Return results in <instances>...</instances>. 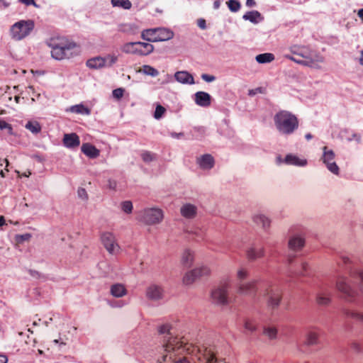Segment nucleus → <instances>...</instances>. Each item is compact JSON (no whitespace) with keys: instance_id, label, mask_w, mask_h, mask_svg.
Returning a JSON list of instances; mask_svg holds the SVG:
<instances>
[{"instance_id":"17","label":"nucleus","mask_w":363,"mask_h":363,"mask_svg":"<svg viewBox=\"0 0 363 363\" xmlns=\"http://www.w3.org/2000/svg\"><path fill=\"white\" fill-rule=\"evenodd\" d=\"M63 143L67 147L74 148L79 145L80 140L76 133L65 134Z\"/></svg>"},{"instance_id":"35","label":"nucleus","mask_w":363,"mask_h":363,"mask_svg":"<svg viewBox=\"0 0 363 363\" xmlns=\"http://www.w3.org/2000/svg\"><path fill=\"white\" fill-rule=\"evenodd\" d=\"M345 315L347 318H352L358 322L363 323V313L356 311H352L350 309H345L343 311Z\"/></svg>"},{"instance_id":"11","label":"nucleus","mask_w":363,"mask_h":363,"mask_svg":"<svg viewBox=\"0 0 363 363\" xmlns=\"http://www.w3.org/2000/svg\"><path fill=\"white\" fill-rule=\"evenodd\" d=\"M336 289L341 292L344 297L352 301L357 295V292L347 283L346 278L339 277L336 281Z\"/></svg>"},{"instance_id":"23","label":"nucleus","mask_w":363,"mask_h":363,"mask_svg":"<svg viewBox=\"0 0 363 363\" xmlns=\"http://www.w3.org/2000/svg\"><path fill=\"white\" fill-rule=\"evenodd\" d=\"M264 255V248L261 247L257 249L255 247H250L247 251V257L250 261H255L257 259L262 258Z\"/></svg>"},{"instance_id":"53","label":"nucleus","mask_w":363,"mask_h":363,"mask_svg":"<svg viewBox=\"0 0 363 363\" xmlns=\"http://www.w3.org/2000/svg\"><path fill=\"white\" fill-rule=\"evenodd\" d=\"M340 259H341V262H339L338 264L339 265H342V266H347L348 264L350 263V259L347 256H345V255H342L340 257Z\"/></svg>"},{"instance_id":"22","label":"nucleus","mask_w":363,"mask_h":363,"mask_svg":"<svg viewBox=\"0 0 363 363\" xmlns=\"http://www.w3.org/2000/svg\"><path fill=\"white\" fill-rule=\"evenodd\" d=\"M254 223L262 227L264 230H267L270 227L271 220L263 214H256L253 216Z\"/></svg>"},{"instance_id":"47","label":"nucleus","mask_w":363,"mask_h":363,"mask_svg":"<svg viewBox=\"0 0 363 363\" xmlns=\"http://www.w3.org/2000/svg\"><path fill=\"white\" fill-rule=\"evenodd\" d=\"M165 111L166 109L162 106L157 105L155 111L154 117L156 119H160L165 113Z\"/></svg>"},{"instance_id":"24","label":"nucleus","mask_w":363,"mask_h":363,"mask_svg":"<svg viewBox=\"0 0 363 363\" xmlns=\"http://www.w3.org/2000/svg\"><path fill=\"white\" fill-rule=\"evenodd\" d=\"M111 294L116 298H121L126 295L127 290L124 285L121 284H115L111 286Z\"/></svg>"},{"instance_id":"56","label":"nucleus","mask_w":363,"mask_h":363,"mask_svg":"<svg viewBox=\"0 0 363 363\" xmlns=\"http://www.w3.org/2000/svg\"><path fill=\"white\" fill-rule=\"evenodd\" d=\"M198 26L201 29H205L206 28V21L204 19H199L198 21Z\"/></svg>"},{"instance_id":"63","label":"nucleus","mask_w":363,"mask_h":363,"mask_svg":"<svg viewBox=\"0 0 363 363\" xmlns=\"http://www.w3.org/2000/svg\"><path fill=\"white\" fill-rule=\"evenodd\" d=\"M220 4H221V1L220 0H216L214 2H213V8L215 9H219L220 6Z\"/></svg>"},{"instance_id":"62","label":"nucleus","mask_w":363,"mask_h":363,"mask_svg":"<svg viewBox=\"0 0 363 363\" xmlns=\"http://www.w3.org/2000/svg\"><path fill=\"white\" fill-rule=\"evenodd\" d=\"M256 4L255 0H247L246 5L249 7L254 6Z\"/></svg>"},{"instance_id":"58","label":"nucleus","mask_w":363,"mask_h":363,"mask_svg":"<svg viewBox=\"0 0 363 363\" xmlns=\"http://www.w3.org/2000/svg\"><path fill=\"white\" fill-rule=\"evenodd\" d=\"M20 1L27 6L33 4L36 6V4L34 0H20Z\"/></svg>"},{"instance_id":"26","label":"nucleus","mask_w":363,"mask_h":363,"mask_svg":"<svg viewBox=\"0 0 363 363\" xmlns=\"http://www.w3.org/2000/svg\"><path fill=\"white\" fill-rule=\"evenodd\" d=\"M242 18L253 23H257L264 19L263 16H262L261 13L257 11H248L244 14Z\"/></svg>"},{"instance_id":"34","label":"nucleus","mask_w":363,"mask_h":363,"mask_svg":"<svg viewBox=\"0 0 363 363\" xmlns=\"http://www.w3.org/2000/svg\"><path fill=\"white\" fill-rule=\"evenodd\" d=\"M138 42L127 43L123 45L121 50L125 53L138 55Z\"/></svg>"},{"instance_id":"51","label":"nucleus","mask_w":363,"mask_h":363,"mask_svg":"<svg viewBox=\"0 0 363 363\" xmlns=\"http://www.w3.org/2000/svg\"><path fill=\"white\" fill-rule=\"evenodd\" d=\"M309 269L308 264L306 262L301 263V269L296 275L305 277L308 275V270Z\"/></svg>"},{"instance_id":"28","label":"nucleus","mask_w":363,"mask_h":363,"mask_svg":"<svg viewBox=\"0 0 363 363\" xmlns=\"http://www.w3.org/2000/svg\"><path fill=\"white\" fill-rule=\"evenodd\" d=\"M138 55H147L154 50V46L148 43L138 42Z\"/></svg>"},{"instance_id":"9","label":"nucleus","mask_w":363,"mask_h":363,"mask_svg":"<svg viewBox=\"0 0 363 363\" xmlns=\"http://www.w3.org/2000/svg\"><path fill=\"white\" fill-rule=\"evenodd\" d=\"M263 296L267 299L268 307L274 309L281 302V291L276 286H268L263 293Z\"/></svg>"},{"instance_id":"12","label":"nucleus","mask_w":363,"mask_h":363,"mask_svg":"<svg viewBox=\"0 0 363 363\" xmlns=\"http://www.w3.org/2000/svg\"><path fill=\"white\" fill-rule=\"evenodd\" d=\"M257 291V281L255 280L237 284V292L239 294L255 297Z\"/></svg>"},{"instance_id":"10","label":"nucleus","mask_w":363,"mask_h":363,"mask_svg":"<svg viewBox=\"0 0 363 363\" xmlns=\"http://www.w3.org/2000/svg\"><path fill=\"white\" fill-rule=\"evenodd\" d=\"M323 157L322 160L323 163L326 165L328 169L334 174L338 175L340 169L335 162V152L332 150H328V147H323Z\"/></svg>"},{"instance_id":"36","label":"nucleus","mask_w":363,"mask_h":363,"mask_svg":"<svg viewBox=\"0 0 363 363\" xmlns=\"http://www.w3.org/2000/svg\"><path fill=\"white\" fill-rule=\"evenodd\" d=\"M285 162L289 164L304 166L306 164V160H300L298 157L295 155H287L285 157Z\"/></svg>"},{"instance_id":"14","label":"nucleus","mask_w":363,"mask_h":363,"mask_svg":"<svg viewBox=\"0 0 363 363\" xmlns=\"http://www.w3.org/2000/svg\"><path fill=\"white\" fill-rule=\"evenodd\" d=\"M146 296L149 300L159 301L163 298L164 289L160 285L151 284L146 289Z\"/></svg>"},{"instance_id":"50","label":"nucleus","mask_w":363,"mask_h":363,"mask_svg":"<svg viewBox=\"0 0 363 363\" xmlns=\"http://www.w3.org/2000/svg\"><path fill=\"white\" fill-rule=\"evenodd\" d=\"M124 91H125L124 89L118 88L113 91L112 94L115 99H116L117 100H119L123 97Z\"/></svg>"},{"instance_id":"5","label":"nucleus","mask_w":363,"mask_h":363,"mask_svg":"<svg viewBox=\"0 0 363 363\" xmlns=\"http://www.w3.org/2000/svg\"><path fill=\"white\" fill-rule=\"evenodd\" d=\"M230 287V281L225 279L214 288L211 293V298L213 303L219 306H225L229 303L228 290Z\"/></svg>"},{"instance_id":"29","label":"nucleus","mask_w":363,"mask_h":363,"mask_svg":"<svg viewBox=\"0 0 363 363\" xmlns=\"http://www.w3.org/2000/svg\"><path fill=\"white\" fill-rule=\"evenodd\" d=\"M195 269L186 272L183 277V283L185 285H191L199 279V275Z\"/></svg>"},{"instance_id":"21","label":"nucleus","mask_w":363,"mask_h":363,"mask_svg":"<svg viewBox=\"0 0 363 363\" xmlns=\"http://www.w3.org/2000/svg\"><path fill=\"white\" fill-rule=\"evenodd\" d=\"M305 240L300 236H293L289 240V248L293 251H299L304 246Z\"/></svg>"},{"instance_id":"48","label":"nucleus","mask_w":363,"mask_h":363,"mask_svg":"<svg viewBox=\"0 0 363 363\" xmlns=\"http://www.w3.org/2000/svg\"><path fill=\"white\" fill-rule=\"evenodd\" d=\"M122 210L126 213H130L133 210V204L129 201H123L121 203Z\"/></svg>"},{"instance_id":"31","label":"nucleus","mask_w":363,"mask_h":363,"mask_svg":"<svg viewBox=\"0 0 363 363\" xmlns=\"http://www.w3.org/2000/svg\"><path fill=\"white\" fill-rule=\"evenodd\" d=\"M277 329L274 326H264L262 330V335L269 340H275L277 337Z\"/></svg>"},{"instance_id":"41","label":"nucleus","mask_w":363,"mask_h":363,"mask_svg":"<svg viewBox=\"0 0 363 363\" xmlns=\"http://www.w3.org/2000/svg\"><path fill=\"white\" fill-rule=\"evenodd\" d=\"M113 6L121 7L124 9H130L132 7V3L130 0H111Z\"/></svg>"},{"instance_id":"7","label":"nucleus","mask_w":363,"mask_h":363,"mask_svg":"<svg viewBox=\"0 0 363 363\" xmlns=\"http://www.w3.org/2000/svg\"><path fill=\"white\" fill-rule=\"evenodd\" d=\"M163 219V212L157 208H146L139 213L138 220L146 225L160 223Z\"/></svg>"},{"instance_id":"57","label":"nucleus","mask_w":363,"mask_h":363,"mask_svg":"<svg viewBox=\"0 0 363 363\" xmlns=\"http://www.w3.org/2000/svg\"><path fill=\"white\" fill-rule=\"evenodd\" d=\"M9 125V123L5 121L0 120V130L6 129Z\"/></svg>"},{"instance_id":"3","label":"nucleus","mask_w":363,"mask_h":363,"mask_svg":"<svg viewBox=\"0 0 363 363\" xmlns=\"http://www.w3.org/2000/svg\"><path fill=\"white\" fill-rule=\"evenodd\" d=\"M277 130L284 135H291L298 128L297 117L287 111H280L274 117Z\"/></svg>"},{"instance_id":"18","label":"nucleus","mask_w":363,"mask_h":363,"mask_svg":"<svg viewBox=\"0 0 363 363\" xmlns=\"http://www.w3.org/2000/svg\"><path fill=\"white\" fill-rule=\"evenodd\" d=\"M175 79L182 84H194V77L186 71H179L174 74Z\"/></svg>"},{"instance_id":"60","label":"nucleus","mask_w":363,"mask_h":363,"mask_svg":"<svg viewBox=\"0 0 363 363\" xmlns=\"http://www.w3.org/2000/svg\"><path fill=\"white\" fill-rule=\"evenodd\" d=\"M352 139L357 140L358 142L360 141V136L356 133H352V138H349L347 140L351 141Z\"/></svg>"},{"instance_id":"15","label":"nucleus","mask_w":363,"mask_h":363,"mask_svg":"<svg viewBox=\"0 0 363 363\" xmlns=\"http://www.w3.org/2000/svg\"><path fill=\"white\" fill-rule=\"evenodd\" d=\"M194 101L199 106L208 107L211 104V96L207 92L197 91L194 94Z\"/></svg>"},{"instance_id":"43","label":"nucleus","mask_w":363,"mask_h":363,"mask_svg":"<svg viewBox=\"0 0 363 363\" xmlns=\"http://www.w3.org/2000/svg\"><path fill=\"white\" fill-rule=\"evenodd\" d=\"M104 60L105 67H111L118 61V56L114 54H109L102 57Z\"/></svg>"},{"instance_id":"32","label":"nucleus","mask_w":363,"mask_h":363,"mask_svg":"<svg viewBox=\"0 0 363 363\" xmlns=\"http://www.w3.org/2000/svg\"><path fill=\"white\" fill-rule=\"evenodd\" d=\"M104 60L101 57H96L87 60L86 65L91 69H98L105 67Z\"/></svg>"},{"instance_id":"55","label":"nucleus","mask_w":363,"mask_h":363,"mask_svg":"<svg viewBox=\"0 0 363 363\" xmlns=\"http://www.w3.org/2000/svg\"><path fill=\"white\" fill-rule=\"evenodd\" d=\"M108 186L110 189L114 190L117 186V183L115 180L109 179L108 182Z\"/></svg>"},{"instance_id":"2","label":"nucleus","mask_w":363,"mask_h":363,"mask_svg":"<svg viewBox=\"0 0 363 363\" xmlns=\"http://www.w3.org/2000/svg\"><path fill=\"white\" fill-rule=\"evenodd\" d=\"M49 46L52 48V57L58 60L72 57L78 48L75 43L64 38L51 39Z\"/></svg>"},{"instance_id":"37","label":"nucleus","mask_w":363,"mask_h":363,"mask_svg":"<svg viewBox=\"0 0 363 363\" xmlns=\"http://www.w3.org/2000/svg\"><path fill=\"white\" fill-rule=\"evenodd\" d=\"M257 62L260 64L269 63L274 60V55L272 53H263L257 55L255 57Z\"/></svg>"},{"instance_id":"27","label":"nucleus","mask_w":363,"mask_h":363,"mask_svg":"<svg viewBox=\"0 0 363 363\" xmlns=\"http://www.w3.org/2000/svg\"><path fill=\"white\" fill-rule=\"evenodd\" d=\"M194 259V252L190 250H185L182 255V263L186 267L191 266Z\"/></svg>"},{"instance_id":"61","label":"nucleus","mask_w":363,"mask_h":363,"mask_svg":"<svg viewBox=\"0 0 363 363\" xmlns=\"http://www.w3.org/2000/svg\"><path fill=\"white\" fill-rule=\"evenodd\" d=\"M8 358L6 355L0 354V363H6Z\"/></svg>"},{"instance_id":"42","label":"nucleus","mask_w":363,"mask_h":363,"mask_svg":"<svg viewBox=\"0 0 363 363\" xmlns=\"http://www.w3.org/2000/svg\"><path fill=\"white\" fill-rule=\"evenodd\" d=\"M196 271H197V274L199 275V279L201 277H206L210 276L211 273V269L209 267L206 265H202L199 267L195 268Z\"/></svg>"},{"instance_id":"54","label":"nucleus","mask_w":363,"mask_h":363,"mask_svg":"<svg viewBox=\"0 0 363 363\" xmlns=\"http://www.w3.org/2000/svg\"><path fill=\"white\" fill-rule=\"evenodd\" d=\"M78 195L79 197L82 199H87V193L86 190L83 188H81L78 190Z\"/></svg>"},{"instance_id":"33","label":"nucleus","mask_w":363,"mask_h":363,"mask_svg":"<svg viewBox=\"0 0 363 363\" xmlns=\"http://www.w3.org/2000/svg\"><path fill=\"white\" fill-rule=\"evenodd\" d=\"M249 276V270L245 267H240L236 272L235 279L237 284L243 282Z\"/></svg>"},{"instance_id":"30","label":"nucleus","mask_w":363,"mask_h":363,"mask_svg":"<svg viewBox=\"0 0 363 363\" xmlns=\"http://www.w3.org/2000/svg\"><path fill=\"white\" fill-rule=\"evenodd\" d=\"M142 38L149 42H157V30L156 28L147 29L142 32Z\"/></svg>"},{"instance_id":"45","label":"nucleus","mask_w":363,"mask_h":363,"mask_svg":"<svg viewBox=\"0 0 363 363\" xmlns=\"http://www.w3.org/2000/svg\"><path fill=\"white\" fill-rule=\"evenodd\" d=\"M244 328L246 332L253 333L257 330V325L255 321L247 319L245 320Z\"/></svg>"},{"instance_id":"20","label":"nucleus","mask_w":363,"mask_h":363,"mask_svg":"<svg viewBox=\"0 0 363 363\" xmlns=\"http://www.w3.org/2000/svg\"><path fill=\"white\" fill-rule=\"evenodd\" d=\"M197 163L203 169H210L214 166V159L210 154H205L197 159Z\"/></svg>"},{"instance_id":"6","label":"nucleus","mask_w":363,"mask_h":363,"mask_svg":"<svg viewBox=\"0 0 363 363\" xmlns=\"http://www.w3.org/2000/svg\"><path fill=\"white\" fill-rule=\"evenodd\" d=\"M34 27L35 23L33 20L19 21L11 27V36L15 40H21L30 35Z\"/></svg>"},{"instance_id":"25","label":"nucleus","mask_w":363,"mask_h":363,"mask_svg":"<svg viewBox=\"0 0 363 363\" xmlns=\"http://www.w3.org/2000/svg\"><path fill=\"white\" fill-rule=\"evenodd\" d=\"M157 30V42L165 41L170 40L173 38L174 33L172 31L167 28H156Z\"/></svg>"},{"instance_id":"39","label":"nucleus","mask_w":363,"mask_h":363,"mask_svg":"<svg viewBox=\"0 0 363 363\" xmlns=\"http://www.w3.org/2000/svg\"><path fill=\"white\" fill-rule=\"evenodd\" d=\"M69 111L72 113L83 115H89L90 113L89 109L82 104L72 106L69 108Z\"/></svg>"},{"instance_id":"46","label":"nucleus","mask_w":363,"mask_h":363,"mask_svg":"<svg viewBox=\"0 0 363 363\" xmlns=\"http://www.w3.org/2000/svg\"><path fill=\"white\" fill-rule=\"evenodd\" d=\"M229 9L232 12H237L240 9V3L237 0H229L227 2Z\"/></svg>"},{"instance_id":"13","label":"nucleus","mask_w":363,"mask_h":363,"mask_svg":"<svg viewBox=\"0 0 363 363\" xmlns=\"http://www.w3.org/2000/svg\"><path fill=\"white\" fill-rule=\"evenodd\" d=\"M320 328L318 327H311L305 335L304 345L312 347L318 345L320 343Z\"/></svg>"},{"instance_id":"4","label":"nucleus","mask_w":363,"mask_h":363,"mask_svg":"<svg viewBox=\"0 0 363 363\" xmlns=\"http://www.w3.org/2000/svg\"><path fill=\"white\" fill-rule=\"evenodd\" d=\"M290 51L294 54L296 55H299L304 58V60H298L295 58L294 57L289 55H285L284 57L286 59H289L297 64L302 65L307 67H315L317 62H323L322 58H320L319 60H314L312 57L311 52L308 50V48L304 47H299L298 45H294L290 48Z\"/></svg>"},{"instance_id":"1","label":"nucleus","mask_w":363,"mask_h":363,"mask_svg":"<svg viewBox=\"0 0 363 363\" xmlns=\"http://www.w3.org/2000/svg\"><path fill=\"white\" fill-rule=\"evenodd\" d=\"M169 324L159 327L160 334L164 335L162 359L166 363H225L216 357L213 345L195 346L186 341L184 337L172 336Z\"/></svg>"},{"instance_id":"44","label":"nucleus","mask_w":363,"mask_h":363,"mask_svg":"<svg viewBox=\"0 0 363 363\" xmlns=\"http://www.w3.org/2000/svg\"><path fill=\"white\" fill-rule=\"evenodd\" d=\"M316 302L320 306H328L330 303V298L320 293L317 295Z\"/></svg>"},{"instance_id":"8","label":"nucleus","mask_w":363,"mask_h":363,"mask_svg":"<svg viewBox=\"0 0 363 363\" xmlns=\"http://www.w3.org/2000/svg\"><path fill=\"white\" fill-rule=\"evenodd\" d=\"M100 238L102 245L109 254L116 255L121 252V247L113 233L108 231L103 232Z\"/></svg>"},{"instance_id":"64","label":"nucleus","mask_w":363,"mask_h":363,"mask_svg":"<svg viewBox=\"0 0 363 363\" xmlns=\"http://www.w3.org/2000/svg\"><path fill=\"white\" fill-rule=\"evenodd\" d=\"M358 277L361 279V281L363 282V270H359L355 272Z\"/></svg>"},{"instance_id":"19","label":"nucleus","mask_w":363,"mask_h":363,"mask_svg":"<svg viewBox=\"0 0 363 363\" xmlns=\"http://www.w3.org/2000/svg\"><path fill=\"white\" fill-rule=\"evenodd\" d=\"M82 152L89 158H96L100 155V151L90 143H84L81 147Z\"/></svg>"},{"instance_id":"16","label":"nucleus","mask_w":363,"mask_h":363,"mask_svg":"<svg viewBox=\"0 0 363 363\" xmlns=\"http://www.w3.org/2000/svg\"><path fill=\"white\" fill-rule=\"evenodd\" d=\"M180 213L185 218L191 219L196 216L197 208L193 204L185 203L181 207Z\"/></svg>"},{"instance_id":"52","label":"nucleus","mask_w":363,"mask_h":363,"mask_svg":"<svg viewBox=\"0 0 363 363\" xmlns=\"http://www.w3.org/2000/svg\"><path fill=\"white\" fill-rule=\"evenodd\" d=\"M201 79L206 82H212L216 79V77L213 75H209L207 74H202Z\"/></svg>"},{"instance_id":"38","label":"nucleus","mask_w":363,"mask_h":363,"mask_svg":"<svg viewBox=\"0 0 363 363\" xmlns=\"http://www.w3.org/2000/svg\"><path fill=\"white\" fill-rule=\"evenodd\" d=\"M139 72H142L143 74H144L145 75L151 76L153 77H157L159 74V72L157 69H156L155 68H154L153 67H152L150 65H143L140 68Z\"/></svg>"},{"instance_id":"49","label":"nucleus","mask_w":363,"mask_h":363,"mask_svg":"<svg viewBox=\"0 0 363 363\" xmlns=\"http://www.w3.org/2000/svg\"><path fill=\"white\" fill-rule=\"evenodd\" d=\"M141 157L144 162H149L154 160V155L149 151H144L141 153Z\"/></svg>"},{"instance_id":"40","label":"nucleus","mask_w":363,"mask_h":363,"mask_svg":"<svg viewBox=\"0 0 363 363\" xmlns=\"http://www.w3.org/2000/svg\"><path fill=\"white\" fill-rule=\"evenodd\" d=\"M25 127L26 129L35 134L40 133L41 130V126L37 121H28L26 124Z\"/></svg>"},{"instance_id":"59","label":"nucleus","mask_w":363,"mask_h":363,"mask_svg":"<svg viewBox=\"0 0 363 363\" xmlns=\"http://www.w3.org/2000/svg\"><path fill=\"white\" fill-rule=\"evenodd\" d=\"M296 256L294 255H291L289 254L287 257V263L289 265L291 264V263L293 262L294 259H295Z\"/></svg>"}]
</instances>
